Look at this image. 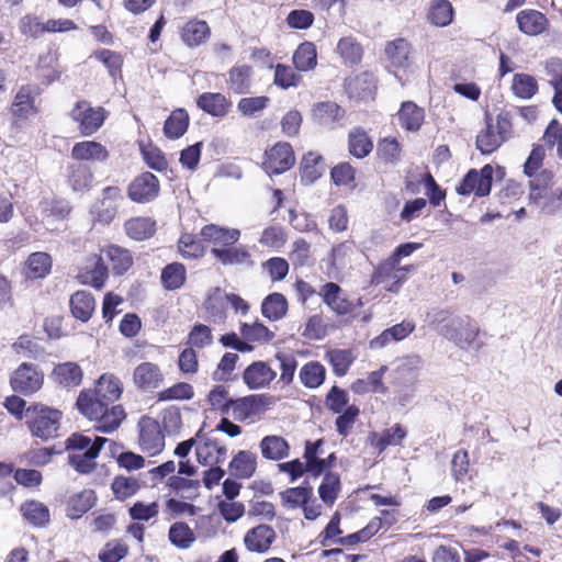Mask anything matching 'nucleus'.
I'll return each instance as SVG.
<instances>
[{"instance_id":"f3484780","label":"nucleus","mask_w":562,"mask_h":562,"mask_svg":"<svg viewBox=\"0 0 562 562\" xmlns=\"http://www.w3.org/2000/svg\"><path fill=\"white\" fill-rule=\"evenodd\" d=\"M65 176L68 187L75 193L83 194L93 188V170L90 166L83 162H74L68 165Z\"/></svg>"},{"instance_id":"f8f14e48","label":"nucleus","mask_w":562,"mask_h":562,"mask_svg":"<svg viewBox=\"0 0 562 562\" xmlns=\"http://www.w3.org/2000/svg\"><path fill=\"white\" fill-rule=\"evenodd\" d=\"M70 116L79 124L81 134L90 136L102 126L106 111L101 106L93 108L87 101H80L71 110Z\"/></svg>"},{"instance_id":"cd10ccee","label":"nucleus","mask_w":562,"mask_h":562,"mask_svg":"<svg viewBox=\"0 0 562 562\" xmlns=\"http://www.w3.org/2000/svg\"><path fill=\"white\" fill-rule=\"evenodd\" d=\"M252 67L249 65H238L229 69L226 83L228 90L235 94H245L251 88Z\"/></svg>"},{"instance_id":"052dcab7","label":"nucleus","mask_w":562,"mask_h":562,"mask_svg":"<svg viewBox=\"0 0 562 562\" xmlns=\"http://www.w3.org/2000/svg\"><path fill=\"white\" fill-rule=\"evenodd\" d=\"M194 395L193 386L186 382H179L160 391L157 398L160 402L191 400Z\"/></svg>"},{"instance_id":"6e6d98bb","label":"nucleus","mask_w":562,"mask_h":562,"mask_svg":"<svg viewBox=\"0 0 562 562\" xmlns=\"http://www.w3.org/2000/svg\"><path fill=\"white\" fill-rule=\"evenodd\" d=\"M373 148L371 139L367 133L355 128L349 134V151L357 158L366 157Z\"/></svg>"},{"instance_id":"c756f323","label":"nucleus","mask_w":562,"mask_h":562,"mask_svg":"<svg viewBox=\"0 0 562 562\" xmlns=\"http://www.w3.org/2000/svg\"><path fill=\"white\" fill-rule=\"evenodd\" d=\"M397 120L400 125L408 132H417L422 127L425 119L423 108H419L412 101L403 102L398 110Z\"/></svg>"},{"instance_id":"f03ea898","label":"nucleus","mask_w":562,"mask_h":562,"mask_svg":"<svg viewBox=\"0 0 562 562\" xmlns=\"http://www.w3.org/2000/svg\"><path fill=\"white\" fill-rule=\"evenodd\" d=\"M76 406L79 413L90 422H93L94 428L103 434L115 431L126 418V413L122 405H110L91 392V390H82L79 393Z\"/></svg>"},{"instance_id":"0eeeda50","label":"nucleus","mask_w":562,"mask_h":562,"mask_svg":"<svg viewBox=\"0 0 562 562\" xmlns=\"http://www.w3.org/2000/svg\"><path fill=\"white\" fill-rule=\"evenodd\" d=\"M322 445V440H317L315 443L308 442L305 447L304 452V458L306 459L305 464L301 462L299 459H296L289 462L280 463L278 465L279 471L289 473L291 476V482H294L295 480L301 477L305 471L311 473L313 476L321 475V473L327 467V460L318 458V452Z\"/></svg>"},{"instance_id":"1a4fd4ad","label":"nucleus","mask_w":562,"mask_h":562,"mask_svg":"<svg viewBox=\"0 0 562 562\" xmlns=\"http://www.w3.org/2000/svg\"><path fill=\"white\" fill-rule=\"evenodd\" d=\"M44 383V373L37 366L21 363L10 376V385L16 393L32 395L40 391Z\"/></svg>"},{"instance_id":"2f4dec72","label":"nucleus","mask_w":562,"mask_h":562,"mask_svg":"<svg viewBox=\"0 0 562 562\" xmlns=\"http://www.w3.org/2000/svg\"><path fill=\"white\" fill-rule=\"evenodd\" d=\"M261 454L265 459L279 461L289 457L290 446L288 441L277 435H269L261 439L259 443Z\"/></svg>"},{"instance_id":"423d86ee","label":"nucleus","mask_w":562,"mask_h":562,"mask_svg":"<svg viewBox=\"0 0 562 562\" xmlns=\"http://www.w3.org/2000/svg\"><path fill=\"white\" fill-rule=\"evenodd\" d=\"M26 417L34 436L45 440L57 436L61 419L60 411L43 404H34L26 408Z\"/></svg>"},{"instance_id":"dca6fc26","label":"nucleus","mask_w":562,"mask_h":562,"mask_svg":"<svg viewBox=\"0 0 562 562\" xmlns=\"http://www.w3.org/2000/svg\"><path fill=\"white\" fill-rule=\"evenodd\" d=\"M198 445L195 454L198 461L203 465H215L225 461L227 457V448L218 440L206 436H200L198 432Z\"/></svg>"},{"instance_id":"a18cd8bd","label":"nucleus","mask_w":562,"mask_h":562,"mask_svg":"<svg viewBox=\"0 0 562 562\" xmlns=\"http://www.w3.org/2000/svg\"><path fill=\"white\" fill-rule=\"evenodd\" d=\"M293 63L300 71L314 69L317 64L315 45L312 42L302 43L294 52Z\"/></svg>"},{"instance_id":"09e8293b","label":"nucleus","mask_w":562,"mask_h":562,"mask_svg":"<svg viewBox=\"0 0 562 562\" xmlns=\"http://www.w3.org/2000/svg\"><path fill=\"white\" fill-rule=\"evenodd\" d=\"M323 173V159L321 156L308 153L302 159L301 179L304 183H313Z\"/></svg>"},{"instance_id":"c9c22d12","label":"nucleus","mask_w":562,"mask_h":562,"mask_svg":"<svg viewBox=\"0 0 562 562\" xmlns=\"http://www.w3.org/2000/svg\"><path fill=\"white\" fill-rule=\"evenodd\" d=\"M212 255L224 266L252 265L251 255L245 246H229L225 249H212Z\"/></svg>"},{"instance_id":"39448f33","label":"nucleus","mask_w":562,"mask_h":562,"mask_svg":"<svg viewBox=\"0 0 562 562\" xmlns=\"http://www.w3.org/2000/svg\"><path fill=\"white\" fill-rule=\"evenodd\" d=\"M485 128L476 136V148L484 155L495 151L509 136L512 122L508 113L485 116Z\"/></svg>"},{"instance_id":"774afa93","label":"nucleus","mask_w":562,"mask_h":562,"mask_svg":"<svg viewBox=\"0 0 562 562\" xmlns=\"http://www.w3.org/2000/svg\"><path fill=\"white\" fill-rule=\"evenodd\" d=\"M339 486V476L337 474L327 473L318 488L322 501L328 505H331L337 498Z\"/></svg>"},{"instance_id":"a19ab883","label":"nucleus","mask_w":562,"mask_h":562,"mask_svg":"<svg viewBox=\"0 0 562 562\" xmlns=\"http://www.w3.org/2000/svg\"><path fill=\"white\" fill-rule=\"evenodd\" d=\"M288 311V301L281 293L269 294L261 304V312L270 321L281 319Z\"/></svg>"},{"instance_id":"4d7b16f0","label":"nucleus","mask_w":562,"mask_h":562,"mask_svg":"<svg viewBox=\"0 0 562 562\" xmlns=\"http://www.w3.org/2000/svg\"><path fill=\"white\" fill-rule=\"evenodd\" d=\"M350 93L361 99L371 97L375 90V80L372 74L362 72L348 83Z\"/></svg>"},{"instance_id":"bf43d9fd","label":"nucleus","mask_w":562,"mask_h":562,"mask_svg":"<svg viewBox=\"0 0 562 562\" xmlns=\"http://www.w3.org/2000/svg\"><path fill=\"white\" fill-rule=\"evenodd\" d=\"M211 407L218 411L222 415L229 414L233 398L229 397L228 390L224 385L214 386L207 396Z\"/></svg>"},{"instance_id":"603ef678","label":"nucleus","mask_w":562,"mask_h":562,"mask_svg":"<svg viewBox=\"0 0 562 562\" xmlns=\"http://www.w3.org/2000/svg\"><path fill=\"white\" fill-rule=\"evenodd\" d=\"M512 90L517 98L530 99L538 91L537 80L527 74H516L513 77Z\"/></svg>"},{"instance_id":"13d9d810","label":"nucleus","mask_w":562,"mask_h":562,"mask_svg":"<svg viewBox=\"0 0 562 562\" xmlns=\"http://www.w3.org/2000/svg\"><path fill=\"white\" fill-rule=\"evenodd\" d=\"M226 293L216 288L205 301V308L214 322H222L225 318Z\"/></svg>"},{"instance_id":"f704fd0d","label":"nucleus","mask_w":562,"mask_h":562,"mask_svg":"<svg viewBox=\"0 0 562 562\" xmlns=\"http://www.w3.org/2000/svg\"><path fill=\"white\" fill-rule=\"evenodd\" d=\"M257 469V458L248 450H240L229 463L231 473L239 479H249Z\"/></svg>"},{"instance_id":"a878e982","label":"nucleus","mask_w":562,"mask_h":562,"mask_svg":"<svg viewBox=\"0 0 562 562\" xmlns=\"http://www.w3.org/2000/svg\"><path fill=\"white\" fill-rule=\"evenodd\" d=\"M97 396L114 405L123 392L122 383L119 378L111 373L102 374L95 382L94 389H90Z\"/></svg>"},{"instance_id":"69168bd1","label":"nucleus","mask_w":562,"mask_h":562,"mask_svg":"<svg viewBox=\"0 0 562 562\" xmlns=\"http://www.w3.org/2000/svg\"><path fill=\"white\" fill-rule=\"evenodd\" d=\"M270 99L266 95L241 98L237 103V110L244 116H252L263 111Z\"/></svg>"},{"instance_id":"72a5a7b5","label":"nucleus","mask_w":562,"mask_h":562,"mask_svg":"<svg viewBox=\"0 0 562 562\" xmlns=\"http://www.w3.org/2000/svg\"><path fill=\"white\" fill-rule=\"evenodd\" d=\"M210 36V27L205 21L190 20L181 29V38L189 47L203 44Z\"/></svg>"},{"instance_id":"37998d69","label":"nucleus","mask_w":562,"mask_h":562,"mask_svg":"<svg viewBox=\"0 0 562 562\" xmlns=\"http://www.w3.org/2000/svg\"><path fill=\"white\" fill-rule=\"evenodd\" d=\"M169 541L178 549H189L195 541L194 531L182 521L172 524L168 532Z\"/></svg>"},{"instance_id":"680f3d73","label":"nucleus","mask_w":562,"mask_h":562,"mask_svg":"<svg viewBox=\"0 0 562 562\" xmlns=\"http://www.w3.org/2000/svg\"><path fill=\"white\" fill-rule=\"evenodd\" d=\"M401 153V145L395 137H385L378 145V155L385 164L400 161Z\"/></svg>"},{"instance_id":"7ed1b4c3","label":"nucleus","mask_w":562,"mask_h":562,"mask_svg":"<svg viewBox=\"0 0 562 562\" xmlns=\"http://www.w3.org/2000/svg\"><path fill=\"white\" fill-rule=\"evenodd\" d=\"M106 442L108 439L103 437H95L92 440L90 437L82 434H72L66 440L70 465L79 473H91L97 465L95 459Z\"/></svg>"},{"instance_id":"58836bf2","label":"nucleus","mask_w":562,"mask_h":562,"mask_svg":"<svg viewBox=\"0 0 562 562\" xmlns=\"http://www.w3.org/2000/svg\"><path fill=\"white\" fill-rule=\"evenodd\" d=\"M335 52L339 55L345 64L355 65L362 58V46L352 36L341 37L336 46Z\"/></svg>"},{"instance_id":"7c9ffc66","label":"nucleus","mask_w":562,"mask_h":562,"mask_svg":"<svg viewBox=\"0 0 562 562\" xmlns=\"http://www.w3.org/2000/svg\"><path fill=\"white\" fill-rule=\"evenodd\" d=\"M519 30L529 36L541 34L547 27V18L537 10H522L516 18Z\"/></svg>"},{"instance_id":"c85d7f7f","label":"nucleus","mask_w":562,"mask_h":562,"mask_svg":"<svg viewBox=\"0 0 562 562\" xmlns=\"http://www.w3.org/2000/svg\"><path fill=\"white\" fill-rule=\"evenodd\" d=\"M37 91L32 86H22L14 97V101L11 105V112L14 116L20 119L29 117L34 114L35 109V97Z\"/></svg>"},{"instance_id":"9b49d317","label":"nucleus","mask_w":562,"mask_h":562,"mask_svg":"<svg viewBox=\"0 0 562 562\" xmlns=\"http://www.w3.org/2000/svg\"><path fill=\"white\" fill-rule=\"evenodd\" d=\"M400 263L386 259L374 270L371 279L373 284H384L389 292L397 293L401 284L406 280V274L413 270V266H398Z\"/></svg>"},{"instance_id":"0e129e2a","label":"nucleus","mask_w":562,"mask_h":562,"mask_svg":"<svg viewBox=\"0 0 562 562\" xmlns=\"http://www.w3.org/2000/svg\"><path fill=\"white\" fill-rule=\"evenodd\" d=\"M327 357L333 366L335 374L338 376H344L353 362L352 353L349 350H331L327 353Z\"/></svg>"},{"instance_id":"8fccbe9b","label":"nucleus","mask_w":562,"mask_h":562,"mask_svg":"<svg viewBox=\"0 0 562 562\" xmlns=\"http://www.w3.org/2000/svg\"><path fill=\"white\" fill-rule=\"evenodd\" d=\"M95 494L92 490H83L72 496L68 504V512L71 518H79L87 513L95 503Z\"/></svg>"},{"instance_id":"3c124183","label":"nucleus","mask_w":562,"mask_h":562,"mask_svg":"<svg viewBox=\"0 0 562 562\" xmlns=\"http://www.w3.org/2000/svg\"><path fill=\"white\" fill-rule=\"evenodd\" d=\"M344 111L335 102H321L313 109L314 119L322 125H331L342 117Z\"/></svg>"},{"instance_id":"4468645a","label":"nucleus","mask_w":562,"mask_h":562,"mask_svg":"<svg viewBox=\"0 0 562 562\" xmlns=\"http://www.w3.org/2000/svg\"><path fill=\"white\" fill-rule=\"evenodd\" d=\"M295 162L293 149L289 143H277L265 153L262 166L267 173L280 175L291 169Z\"/></svg>"},{"instance_id":"2eb2a0df","label":"nucleus","mask_w":562,"mask_h":562,"mask_svg":"<svg viewBox=\"0 0 562 562\" xmlns=\"http://www.w3.org/2000/svg\"><path fill=\"white\" fill-rule=\"evenodd\" d=\"M159 180L150 172L135 177L127 187L128 198L136 203H148L159 194Z\"/></svg>"},{"instance_id":"5701e85b","label":"nucleus","mask_w":562,"mask_h":562,"mask_svg":"<svg viewBox=\"0 0 562 562\" xmlns=\"http://www.w3.org/2000/svg\"><path fill=\"white\" fill-rule=\"evenodd\" d=\"M196 105L213 117L223 119L232 109V102L220 92H204L196 99Z\"/></svg>"},{"instance_id":"79ce46f5","label":"nucleus","mask_w":562,"mask_h":562,"mask_svg":"<svg viewBox=\"0 0 562 562\" xmlns=\"http://www.w3.org/2000/svg\"><path fill=\"white\" fill-rule=\"evenodd\" d=\"M325 376V367L317 361H310L305 363L299 373L301 383L308 389H316L322 385Z\"/></svg>"},{"instance_id":"393cba45","label":"nucleus","mask_w":562,"mask_h":562,"mask_svg":"<svg viewBox=\"0 0 562 562\" xmlns=\"http://www.w3.org/2000/svg\"><path fill=\"white\" fill-rule=\"evenodd\" d=\"M83 378V371L76 362H63L55 366L52 379L63 387H77Z\"/></svg>"},{"instance_id":"e2e57ef3","label":"nucleus","mask_w":562,"mask_h":562,"mask_svg":"<svg viewBox=\"0 0 562 562\" xmlns=\"http://www.w3.org/2000/svg\"><path fill=\"white\" fill-rule=\"evenodd\" d=\"M241 337L247 341H269L273 334L261 323H243L240 325Z\"/></svg>"},{"instance_id":"49530a36","label":"nucleus","mask_w":562,"mask_h":562,"mask_svg":"<svg viewBox=\"0 0 562 562\" xmlns=\"http://www.w3.org/2000/svg\"><path fill=\"white\" fill-rule=\"evenodd\" d=\"M160 279L166 290H177L186 282V268L179 262L169 263L162 269Z\"/></svg>"},{"instance_id":"20e7f679","label":"nucleus","mask_w":562,"mask_h":562,"mask_svg":"<svg viewBox=\"0 0 562 562\" xmlns=\"http://www.w3.org/2000/svg\"><path fill=\"white\" fill-rule=\"evenodd\" d=\"M437 331L461 349H469L479 335V327L469 318L453 316L448 311H439L434 318Z\"/></svg>"},{"instance_id":"de8ad7c7","label":"nucleus","mask_w":562,"mask_h":562,"mask_svg":"<svg viewBox=\"0 0 562 562\" xmlns=\"http://www.w3.org/2000/svg\"><path fill=\"white\" fill-rule=\"evenodd\" d=\"M428 19L436 26L443 27L449 25L453 19L451 3L447 0H435L429 8Z\"/></svg>"},{"instance_id":"6e6552de","label":"nucleus","mask_w":562,"mask_h":562,"mask_svg":"<svg viewBox=\"0 0 562 562\" xmlns=\"http://www.w3.org/2000/svg\"><path fill=\"white\" fill-rule=\"evenodd\" d=\"M272 404V398L266 394H252L233 400L229 413L232 417L240 423L252 424Z\"/></svg>"},{"instance_id":"4be33fe9","label":"nucleus","mask_w":562,"mask_h":562,"mask_svg":"<svg viewBox=\"0 0 562 562\" xmlns=\"http://www.w3.org/2000/svg\"><path fill=\"white\" fill-rule=\"evenodd\" d=\"M133 381L138 389L149 391L160 386L164 374L156 363L143 362L135 368Z\"/></svg>"},{"instance_id":"bb28decb","label":"nucleus","mask_w":562,"mask_h":562,"mask_svg":"<svg viewBox=\"0 0 562 562\" xmlns=\"http://www.w3.org/2000/svg\"><path fill=\"white\" fill-rule=\"evenodd\" d=\"M411 52L412 46L404 38L387 43L384 49L390 67L395 69H404L409 66Z\"/></svg>"},{"instance_id":"9d476101","label":"nucleus","mask_w":562,"mask_h":562,"mask_svg":"<svg viewBox=\"0 0 562 562\" xmlns=\"http://www.w3.org/2000/svg\"><path fill=\"white\" fill-rule=\"evenodd\" d=\"M138 445L150 457L158 456L165 448V435L160 424L151 417H142L138 422Z\"/></svg>"},{"instance_id":"f257e3e1","label":"nucleus","mask_w":562,"mask_h":562,"mask_svg":"<svg viewBox=\"0 0 562 562\" xmlns=\"http://www.w3.org/2000/svg\"><path fill=\"white\" fill-rule=\"evenodd\" d=\"M132 263L133 259L128 250L110 245L102 250V255L89 258L78 277L82 283L101 289L108 277L109 268L120 276L125 273Z\"/></svg>"},{"instance_id":"4c0bfd02","label":"nucleus","mask_w":562,"mask_h":562,"mask_svg":"<svg viewBox=\"0 0 562 562\" xmlns=\"http://www.w3.org/2000/svg\"><path fill=\"white\" fill-rule=\"evenodd\" d=\"M52 270V258L47 252L37 251L29 256L26 260V277L29 279H43Z\"/></svg>"},{"instance_id":"ea45409f","label":"nucleus","mask_w":562,"mask_h":562,"mask_svg":"<svg viewBox=\"0 0 562 562\" xmlns=\"http://www.w3.org/2000/svg\"><path fill=\"white\" fill-rule=\"evenodd\" d=\"M189 115L186 110L177 109L166 120L164 133L168 138L177 139L181 137L188 130Z\"/></svg>"},{"instance_id":"864d4df0","label":"nucleus","mask_w":562,"mask_h":562,"mask_svg":"<svg viewBox=\"0 0 562 562\" xmlns=\"http://www.w3.org/2000/svg\"><path fill=\"white\" fill-rule=\"evenodd\" d=\"M111 487L115 497L124 501L134 496L139 491L140 484L136 477L119 475L114 477Z\"/></svg>"},{"instance_id":"aec40b11","label":"nucleus","mask_w":562,"mask_h":562,"mask_svg":"<svg viewBox=\"0 0 562 562\" xmlns=\"http://www.w3.org/2000/svg\"><path fill=\"white\" fill-rule=\"evenodd\" d=\"M277 376V372L263 361H255L248 366L243 374L245 384L250 390L268 386Z\"/></svg>"},{"instance_id":"c03bdc74","label":"nucleus","mask_w":562,"mask_h":562,"mask_svg":"<svg viewBox=\"0 0 562 562\" xmlns=\"http://www.w3.org/2000/svg\"><path fill=\"white\" fill-rule=\"evenodd\" d=\"M20 512L24 519L36 527H43L49 520V510L41 502H25L21 505Z\"/></svg>"},{"instance_id":"6ab92c4d","label":"nucleus","mask_w":562,"mask_h":562,"mask_svg":"<svg viewBox=\"0 0 562 562\" xmlns=\"http://www.w3.org/2000/svg\"><path fill=\"white\" fill-rule=\"evenodd\" d=\"M276 531L268 525H258L249 529L244 537V544L250 552L265 553L276 540Z\"/></svg>"},{"instance_id":"338daca9","label":"nucleus","mask_w":562,"mask_h":562,"mask_svg":"<svg viewBox=\"0 0 562 562\" xmlns=\"http://www.w3.org/2000/svg\"><path fill=\"white\" fill-rule=\"evenodd\" d=\"M168 485L176 492L182 493L184 498H192L195 496L200 488L199 480L184 479L178 475H172L168 480Z\"/></svg>"},{"instance_id":"ddd939ff","label":"nucleus","mask_w":562,"mask_h":562,"mask_svg":"<svg viewBox=\"0 0 562 562\" xmlns=\"http://www.w3.org/2000/svg\"><path fill=\"white\" fill-rule=\"evenodd\" d=\"M493 171V167L490 165H485L480 171L471 169L457 187V192L461 195L471 193L476 196L488 195L492 188Z\"/></svg>"},{"instance_id":"a211bd4d","label":"nucleus","mask_w":562,"mask_h":562,"mask_svg":"<svg viewBox=\"0 0 562 562\" xmlns=\"http://www.w3.org/2000/svg\"><path fill=\"white\" fill-rule=\"evenodd\" d=\"M201 236L213 246L212 249H225L239 240L240 231L209 224L201 229Z\"/></svg>"},{"instance_id":"b1692460","label":"nucleus","mask_w":562,"mask_h":562,"mask_svg":"<svg viewBox=\"0 0 562 562\" xmlns=\"http://www.w3.org/2000/svg\"><path fill=\"white\" fill-rule=\"evenodd\" d=\"M324 303L335 313L345 315L351 312V303L344 296L340 286L334 282L324 284L319 291Z\"/></svg>"},{"instance_id":"5fc2aeb1","label":"nucleus","mask_w":562,"mask_h":562,"mask_svg":"<svg viewBox=\"0 0 562 562\" xmlns=\"http://www.w3.org/2000/svg\"><path fill=\"white\" fill-rule=\"evenodd\" d=\"M312 497V488L299 486L291 487L280 493L282 504L290 509L303 506Z\"/></svg>"},{"instance_id":"e433bc0d","label":"nucleus","mask_w":562,"mask_h":562,"mask_svg":"<svg viewBox=\"0 0 562 562\" xmlns=\"http://www.w3.org/2000/svg\"><path fill=\"white\" fill-rule=\"evenodd\" d=\"M127 236L134 240L150 238L156 232V222L150 217L137 216L124 224Z\"/></svg>"},{"instance_id":"473e14b6","label":"nucleus","mask_w":562,"mask_h":562,"mask_svg":"<svg viewBox=\"0 0 562 562\" xmlns=\"http://www.w3.org/2000/svg\"><path fill=\"white\" fill-rule=\"evenodd\" d=\"M70 311L75 318L86 323L95 308V300L90 292L77 291L70 297Z\"/></svg>"},{"instance_id":"412c9836","label":"nucleus","mask_w":562,"mask_h":562,"mask_svg":"<svg viewBox=\"0 0 562 562\" xmlns=\"http://www.w3.org/2000/svg\"><path fill=\"white\" fill-rule=\"evenodd\" d=\"M109 157L110 153L106 147L95 140L78 142L71 148V158L78 162H105Z\"/></svg>"}]
</instances>
